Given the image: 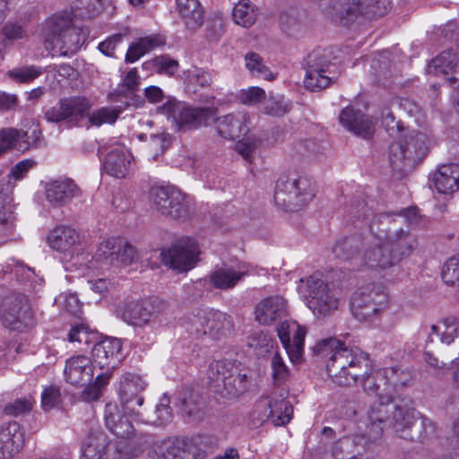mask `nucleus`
Returning <instances> with one entry per match:
<instances>
[{"label": "nucleus", "mask_w": 459, "mask_h": 459, "mask_svg": "<svg viewBox=\"0 0 459 459\" xmlns=\"http://www.w3.org/2000/svg\"><path fill=\"white\" fill-rule=\"evenodd\" d=\"M307 307L317 316H326L337 310L339 299L328 284L316 275L300 280L298 287Z\"/></svg>", "instance_id": "obj_9"}, {"label": "nucleus", "mask_w": 459, "mask_h": 459, "mask_svg": "<svg viewBox=\"0 0 459 459\" xmlns=\"http://www.w3.org/2000/svg\"><path fill=\"white\" fill-rule=\"evenodd\" d=\"M163 44V39L159 36L141 38L137 42L130 45L126 54L125 60L126 63H134L146 53Z\"/></svg>", "instance_id": "obj_43"}, {"label": "nucleus", "mask_w": 459, "mask_h": 459, "mask_svg": "<svg viewBox=\"0 0 459 459\" xmlns=\"http://www.w3.org/2000/svg\"><path fill=\"white\" fill-rule=\"evenodd\" d=\"M199 254L197 244L187 238L179 240L167 251L162 252L161 256L165 265L183 273L195 267Z\"/></svg>", "instance_id": "obj_18"}, {"label": "nucleus", "mask_w": 459, "mask_h": 459, "mask_svg": "<svg viewBox=\"0 0 459 459\" xmlns=\"http://www.w3.org/2000/svg\"><path fill=\"white\" fill-rule=\"evenodd\" d=\"M24 430L16 421L0 425V459H11L24 446Z\"/></svg>", "instance_id": "obj_28"}, {"label": "nucleus", "mask_w": 459, "mask_h": 459, "mask_svg": "<svg viewBox=\"0 0 459 459\" xmlns=\"http://www.w3.org/2000/svg\"><path fill=\"white\" fill-rule=\"evenodd\" d=\"M234 22L245 28L252 26L257 18V8L249 0H240L233 8Z\"/></svg>", "instance_id": "obj_44"}, {"label": "nucleus", "mask_w": 459, "mask_h": 459, "mask_svg": "<svg viewBox=\"0 0 459 459\" xmlns=\"http://www.w3.org/2000/svg\"><path fill=\"white\" fill-rule=\"evenodd\" d=\"M224 19L221 14H213L206 22V38L210 41H218L224 34Z\"/></svg>", "instance_id": "obj_57"}, {"label": "nucleus", "mask_w": 459, "mask_h": 459, "mask_svg": "<svg viewBox=\"0 0 459 459\" xmlns=\"http://www.w3.org/2000/svg\"><path fill=\"white\" fill-rule=\"evenodd\" d=\"M95 258L106 266H127L138 258L134 247L120 238H110L98 246Z\"/></svg>", "instance_id": "obj_14"}, {"label": "nucleus", "mask_w": 459, "mask_h": 459, "mask_svg": "<svg viewBox=\"0 0 459 459\" xmlns=\"http://www.w3.org/2000/svg\"><path fill=\"white\" fill-rule=\"evenodd\" d=\"M390 8L389 0H368L367 4H364L365 15L370 19L385 15Z\"/></svg>", "instance_id": "obj_62"}, {"label": "nucleus", "mask_w": 459, "mask_h": 459, "mask_svg": "<svg viewBox=\"0 0 459 459\" xmlns=\"http://www.w3.org/2000/svg\"><path fill=\"white\" fill-rule=\"evenodd\" d=\"M248 117L245 113L238 112L227 114L225 116L215 118L216 130L219 135L225 139L234 140L244 136L248 132L247 123Z\"/></svg>", "instance_id": "obj_31"}, {"label": "nucleus", "mask_w": 459, "mask_h": 459, "mask_svg": "<svg viewBox=\"0 0 459 459\" xmlns=\"http://www.w3.org/2000/svg\"><path fill=\"white\" fill-rule=\"evenodd\" d=\"M0 320L6 328L23 331L34 325V313L25 295L6 296L0 306Z\"/></svg>", "instance_id": "obj_13"}, {"label": "nucleus", "mask_w": 459, "mask_h": 459, "mask_svg": "<svg viewBox=\"0 0 459 459\" xmlns=\"http://www.w3.org/2000/svg\"><path fill=\"white\" fill-rule=\"evenodd\" d=\"M34 404L35 399L29 394L7 403L4 412L8 416L18 417L30 412Z\"/></svg>", "instance_id": "obj_51"}, {"label": "nucleus", "mask_w": 459, "mask_h": 459, "mask_svg": "<svg viewBox=\"0 0 459 459\" xmlns=\"http://www.w3.org/2000/svg\"><path fill=\"white\" fill-rule=\"evenodd\" d=\"M330 66L328 56L324 49H315L306 58V75L304 84L311 91L326 88L331 78L326 74Z\"/></svg>", "instance_id": "obj_20"}, {"label": "nucleus", "mask_w": 459, "mask_h": 459, "mask_svg": "<svg viewBox=\"0 0 459 459\" xmlns=\"http://www.w3.org/2000/svg\"><path fill=\"white\" fill-rule=\"evenodd\" d=\"M109 101L116 103L112 107H102L89 112L92 104L82 96H71L60 99L53 107L48 108L44 117L48 122L58 124L65 122L69 126H78L81 121L88 117L93 126H100L104 124H114L119 115L133 103V95H119L109 92Z\"/></svg>", "instance_id": "obj_2"}, {"label": "nucleus", "mask_w": 459, "mask_h": 459, "mask_svg": "<svg viewBox=\"0 0 459 459\" xmlns=\"http://www.w3.org/2000/svg\"><path fill=\"white\" fill-rule=\"evenodd\" d=\"M408 408L393 403V396L378 399L368 411V422L364 432L353 437V443L365 450H373L379 443L385 429L393 428L398 434L403 430L402 422Z\"/></svg>", "instance_id": "obj_3"}, {"label": "nucleus", "mask_w": 459, "mask_h": 459, "mask_svg": "<svg viewBox=\"0 0 459 459\" xmlns=\"http://www.w3.org/2000/svg\"><path fill=\"white\" fill-rule=\"evenodd\" d=\"M286 314L287 301L278 295L263 299L255 308V320L261 325H271Z\"/></svg>", "instance_id": "obj_30"}, {"label": "nucleus", "mask_w": 459, "mask_h": 459, "mask_svg": "<svg viewBox=\"0 0 459 459\" xmlns=\"http://www.w3.org/2000/svg\"><path fill=\"white\" fill-rule=\"evenodd\" d=\"M48 245L56 252L63 254L66 270H77L84 260L83 247L80 234L73 228L59 225L51 230L47 236Z\"/></svg>", "instance_id": "obj_11"}, {"label": "nucleus", "mask_w": 459, "mask_h": 459, "mask_svg": "<svg viewBox=\"0 0 459 459\" xmlns=\"http://www.w3.org/2000/svg\"><path fill=\"white\" fill-rule=\"evenodd\" d=\"M362 265L370 268H387L395 264L392 251L389 250L385 241L368 247L360 256Z\"/></svg>", "instance_id": "obj_35"}, {"label": "nucleus", "mask_w": 459, "mask_h": 459, "mask_svg": "<svg viewBox=\"0 0 459 459\" xmlns=\"http://www.w3.org/2000/svg\"><path fill=\"white\" fill-rule=\"evenodd\" d=\"M290 109V103L282 96L270 97L264 107V113L270 116L281 117Z\"/></svg>", "instance_id": "obj_56"}, {"label": "nucleus", "mask_w": 459, "mask_h": 459, "mask_svg": "<svg viewBox=\"0 0 459 459\" xmlns=\"http://www.w3.org/2000/svg\"><path fill=\"white\" fill-rule=\"evenodd\" d=\"M278 336L293 363L299 362L304 352L306 328L296 321H283L277 326Z\"/></svg>", "instance_id": "obj_22"}, {"label": "nucleus", "mask_w": 459, "mask_h": 459, "mask_svg": "<svg viewBox=\"0 0 459 459\" xmlns=\"http://www.w3.org/2000/svg\"><path fill=\"white\" fill-rule=\"evenodd\" d=\"M384 376L390 385V394L393 396L394 389L407 385L411 379V374L397 367L383 368Z\"/></svg>", "instance_id": "obj_50"}, {"label": "nucleus", "mask_w": 459, "mask_h": 459, "mask_svg": "<svg viewBox=\"0 0 459 459\" xmlns=\"http://www.w3.org/2000/svg\"><path fill=\"white\" fill-rule=\"evenodd\" d=\"M315 196L310 181L295 174L284 175L276 182L274 201L288 211L295 212L306 206Z\"/></svg>", "instance_id": "obj_6"}, {"label": "nucleus", "mask_w": 459, "mask_h": 459, "mask_svg": "<svg viewBox=\"0 0 459 459\" xmlns=\"http://www.w3.org/2000/svg\"><path fill=\"white\" fill-rule=\"evenodd\" d=\"M121 351L122 342L117 338H105L93 346L92 358L101 370L100 373H108V376L112 377L113 370L123 358Z\"/></svg>", "instance_id": "obj_23"}, {"label": "nucleus", "mask_w": 459, "mask_h": 459, "mask_svg": "<svg viewBox=\"0 0 459 459\" xmlns=\"http://www.w3.org/2000/svg\"><path fill=\"white\" fill-rule=\"evenodd\" d=\"M147 386L143 377L134 373H125L120 378L119 398L125 411L140 416L139 408L143 405V391Z\"/></svg>", "instance_id": "obj_19"}, {"label": "nucleus", "mask_w": 459, "mask_h": 459, "mask_svg": "<svg viewBox=\"0 0 459 459\" xmlns=\"http://www.w3.org/2000/svg\"><path fill=\"white\" fill-rule=\"evenodd\" d=\"M292 413L293 408L286 400V392L281 389L261 396L255 403L250 418L255 425L271 421L274 426H281L290 422Z\"/></svg>", "instance_id": "obj_8"}, {"label": "nucleus", "mask_w": 459, "mask_h": 459, "mask_svg": "<svg viewBox=\"0 0 459 459\" xmlns=\"http://www.w3.org/2000/svg\"><path fill=\"white\" fill-rule=\"evenodd\" d=\"M111 377L108 373H98L92 383L89 382L84 386L81 394V399L86 403H92L98 401L107 385L108 384Z\"/></svg>", "instance_id": "obj_45"}, {"label": "nucleus", "mask_w": 459, "mask_h": 459, "mask_svg": "<svg viewBox=\"0 0 459 459\" xmlns=\"http://www.w3.org/2000/svg\"><path fill=\"white\" fill-rule=\"evenodd\" d=\"M93 376L94 367L89 357L74 355L65 360L64 377L71 385L83 386L92 380Z\"/></svg>", "instance_id": "obj_26"}, {"label": "nucleus", "mask_w": 459, "mask_h": 459, "mask_svg": "<svg viewBox=\"0 0 459 459\" xmlns=\"http://www.w3.org/2000/svg\"><path fill=\"white\" fill-rule=\"evenodd\" d=\"M208 320L209 317H207V311H199L196 315H194L189 318L186 329L196 338L208 335Z\"/></svg>", "instance_id": "obj_55"}, {"label": "nucleus", "mask_w": 459, "mask_h": 459, "mask_svg": "<svg viewBox=\"0 0 459 459\" xmlns=\"http://www.w3.org/2000/svg\"><path fill=\"white\" fill-rule=\"evenodd\" d=\"M134 452L124 441L111 442L108 440L102 459H130Z\"/></svg>", "instance_id": "obj_53"}, {"label": "nucleus", "mask_w": 459, "mask_h": 459, "mask_svg": "<svg viewBox=\"0 0 459 459\" xmlns=\"http://www.w3.org/2000/svg\"><path fill=\"white\" fill-rule=\"evenodd\" d=\"M180 409L188 416L201 419V398L199 394L192 390H186L179 394Z\"/></svg>", "instance_id": "obj_48"}, {"label": "nucleus", "mask_w": 459, "mask_h": 459, "mask_svg": "<svg viewBox=\"0 0 459 459\" xmlns=\"http://www.w3.org/2000/svg\"><path fill=\"white\" fill-rule=\"evenodd\" d=\"M131 164V154L123 147L118 146L107 154L104 162V169L112 177L123 178L129 174Z\"/></svg>", "instance_id": "obj_33"}, {"label": "nucleus", "mask_w": 459, "mask_h": 459, "mask_svg": "<svg viewBox=\"0 0 459 459\" xmlns=\"http://www.w3.org/2000/svg\"><path fill=\"white\" fill-rule=\"evenodd\" d=\"M2 33L5 39L15 41L27 38L28 33L23 26L17 22H8L2 27Z\"/></svg>", "instance_id": "obj_63"}, {"label": "nucleus", "mask_w": 459, "mask_h": 459, "mask_svg": "<svg viewBox=\"0 0 459 459\" xmlns=\"http://www.w3.org/2000/svg\"><path fill=\"white\" fill-rule=\"evenodd\" d=\"M108 440L103 431L91 430L83 442L80 459H102Z\"/></svg>", "instance_id": "obj_38"}, {"label": "nucleus", "mask_w": 459, "mask_h": 459, "mask_svg": "<svg viewBox=\"0 0 459 459\" xmlns=\"http://www.w3.org/2000/svg\"><path fill=\"white\" fill-rule=\"evenodd\" d=\"M43 73L40 67L29 65L9 71V76L19 82H30Z\"/></svg>", "instance_id": "obj_59"}, {"label": "nucleus", "mask_w": 459, "mask_h": 459, "mask_svg": "<svg viewBox=\"0 0 459 459\" xmlns=\"http://www.w3.org/2000/svg\"><path fill=\"white\" fill-rule=\"evenodd\" d=\"M339 122L349 132L364 139L370 138L375 133L374 121L352 107H346L340 112Z\"/></svg>", "instance_id": "obj_27"}, {"label": "nucleus", "mask_w": 459, "mask_h": 459, "mask_svg": "<svg viewBox=\"0 0 459 459\" xmlns=\"http://www.w3.org/2000/svg\"><path fill=\"white\" fill-rule=\"evenodd\" d=\"M44 44L47 49H51L62 56L75 54L85 40L82 30L72 25L68 14H54L45 23Z\"/></svg>", "instance_id": "obj_4"}, {"label": "nucleus", "mask_w": 459, "mask_h": 459, "mask_svg": "<svg viewBox=\"0 0 459 459\" xmlns=\"http://www.w3.org/2000/svg\"><path fill=\"white\" fill-rule=\"evenodd\" d=\"M361 239L359 237H349L336 241L332 248L335 258L342 261H350L354 267L362 266L359 250Z\"/></svg>", "instance_id": "obj_36"}, {"label": "nucleus", "mask_w": 459, "mask_h": 459, "mask_svg": "<svg viewBox=\"0 0 459 459\" xmlns=\"http://www.w3.org/2000/svg\"><path fill=\"white\" fill-rule=\"evenodd\" d=\"M395 220L388 213L376 215L369 225L370 230L382 238L385 234V243L392 251L393 259L396 264L403 257L410 255L417 246L416 238L403 230H391V229H381L380 225L394 222Z\"/></svg>", "instance_id": "obj_12"}, {"label": "nucleus", "mask_w": 459, "mask_h": 459, "mask_svg": "<svg viewBox=\"0 0 459 459\" xmlns=\"http://www.w3.org/2000/svg\"><path fill=\"white\" fill-rule=\"evenodd\" d=\"M174 204L170 210V219L186 220L194 212L193 199L179 190L177 198H174Z\"/></svg>", "instance_id": "obj_47"}, {"label": "nucleus", "mask_w": 459, "mask_h": 459, "mask_svg": "<svg viewBox=\"0 0 459 459\" xmlns=\"http://www.w3.org/2000/svg\"><path fill=\"white\" fill-rule=\"evenodd\" d=\"M427 72L453 84L459 82V39L455 48L443 51L437 57L432 59L427 67Z\"/></svg>", "instance_id": "obj_25"}, {"label": "nucleus", "mask_w": 459, "mask_h": 459, "mask_svg": "<svg viewBox=\"0 0 459 459\" xmlns=\"http://www.w3.org/2000/svg\"><path fill=\"white\" fill-rule=\"evenodd\" d=\"M61 403L60 388L56 385L46 386L41 394V406L44 411H49Z\"/></svg>", "instance_id": "obj_60"}, {"label": "nucleus", "mask_w": 459, "mask_h": 459, "mask_svg": "<svg viewBox=\"0 0 459 459\" xmlns=\"http://www.w3.org/2000/svg\"><path fill=\"white\" fill-rule=\"evenodd\" d=\"M179 189L173 186H153L150 191L152 207L161 215L170 218V210L174 204Z\"/></svg>", "instance_id": "obj_37"}, {"label": "nucleus", "mask_w": 459, "mask_h": 459, "mask_svg": "<svg viewBox=\"0 0 459 459\" xmlns=\"http://www.w3.org/2000/svg\"><path fill=\"white\" fill-rule=\"evenodd\" d=\"M427 342H432L434 335L439 337L441 342L450 344L457 337L459 333V317L447 316L439 322V325H432Z\"/></svg>", "instance_id": "obj_39"}, {"label": "nucleus", "mask_w": 459, "mask_h": 459, "mask_svg": "<svg viewBox=\"0 0 459 459\" xmlns=\"http://www.w3.org/2000/svg\"><path fill=\"white\" fill-rule=\"evenodd\" d=\"M208 336L220 338L226 336L233 329V321L230 316L221 311H207Z\"/></svg>", "instance_id": "obj_42"}, {"label": "nucleus", "mask_w": 459, "mask_h": 459, "mask_svg": "<svg viewBox=\"0 0 459 459\" xmlns=\"http://www.w3.org/2000/svg\"><path fill=\"white\" fill-rule=\"evenodd\" d=\"M105 5L100 0H79L76 8L82 11L81 15L91 19L97 16Z\"/></svg>", "instance_id": "obj_64"}, {"label": "nucleus", "mask_w": 459, "mask_h": 459, "mask_svg": "<svg viewBox=\"0 0 459 459\" xmlns=\"http://www.w3.org/2000/svg\"><path fill=\"white\" fill-rule=\"evenodd\" d=\"M442 279L449 285L459 281V254L450 257L443 265Z\"/></svg>", "instance_id": "obj_58"}, {"label": "nucleus", "mask_w": 459, "mask_h": 459, "mask_svg": "<svg viewBox=\"0 0 459 459\" xmlns=\"http://www.w3.org/2000/svg\"><path fill=\"white\" fill-rule=\"evenodd\" d=\"M388 296L383 291L366 290L357 292L351 299V310L358 320L373 321L386 309Z\"/></svg>", "instance_id": "obj_17"}, {"label": "nucleus", "mask_w": 459, "mask_h": 459, "mask_svg": "<svg viewBox=\"0 0 459 459\" xmlns=\"http://www.w3.org/2000/svg\"><path fill=\"white\" fill-rule=\"evenodd\" d=\"M180 16L187 29L195 30L203 23V9L198 0H177Z\"/></svg>", "instance_id": "obj_41"}, {"label": "nucleus", "mask_w": 459, "mask_h": 459, "mask_svg": "<svg viewBox=\"0 0 459 459\" xmlns=\"http://www.w3.org/2000/svg\"><path fill=\"white\" fill-rule=\"evenodd\" d=\"M165 303L158 298H148L126 303L121 310V318L135 327L149 325L163 311Z\"/></svg>", "instance_id": "obj_15"}, {"label": "nucleus", "mask_w": 459, "mask_h": 459, "mask_svg": "<svg viewBox=\"0 0 459 459\" xmlns=\"http://www.w3.org/2000/svg\"><path fill=\"white\" fill-rule=\"evenodd\" d=\"M382 125L386 132L393 137L402 135L403 126L400 121H395V117L388 107L381 111Z\"/></svg>", "instance_id": "obj_61"}, {"label": "nucleus", "mask_w": 459, "mask_h": 459, "mask_svg": "<svg viewBox=\"0 0 459 459\" xmlns=\"http://www.w3.org/2000/svg\"><path fill=\"white\" fill-rule=\"evenodd\" d=\"M81 194L80 187L70 178H58L45 186L47 201L56 207L65 205Z\"/></svg>", "instance_id": "obj_29"}, {"label": "nucleus", "mask_w": 459, "mask_h": 459, "mask_svg": "<svg viewBox=\"0 0 459 459\" xmlns=\"http://www.w3.org/2000/svg\"><path fill=\"white\" fill-rule=\"evenodd\" d=\"M40 132L37 129H33L31 135H28V132H23L15 128H3L0 130V156L15 147L18 141L22 138H27L28 148L36 145V142L39 139Z\"/></svg>", "instance_id": "obj_40"}, {"label": "nucleus", "mask_w": 459, "mask_h": 459, "mask_svg": "<svg viewBox=\"0 0 459 459\" xmlns=\"http://www.w3.org/2000/svg\"><path fill=\"white\" fill-rule=\"evenodd\" d=\"M247 274V271L236 270L232 266L223 265L211 273L210 282L215 289L228 290L235 288Z\"/></svg>", "instance_id": "obj_34"}, {"label": "nucleus", "mask_w": 459, "mask_h": 459, "mask_svg": "<svg viewBox=\"0 0 459 459\" xmlns=\"http://www.w3.org/2000/svg\"><path fill=\"white\" fill-rule=\"evenodd\" d=\"M314 353L326 359V371L334 383L350 385L361 377V385L368 396L387 399L390 394L383 368L367 373L370 366L368 354L358 347H346L336 337L319 341L313 348Z\"/></svg>", "instance_id": "obj_1"}, {"label": "nucleus", "mask_w": 459, "mask_h": 459, "mask_svg": "<svg viewBox=\"0 0 459 459\" xmlns=\"http://www.w3.org/2000/svg\"><path fill=\"white\" fill-rule=\"evenodd\" d=\"M433 183L438 193L453 194L459 189V165L443 164L438 167L433 177Z\"/></svg>", "instance_id": "obj_32"}, {"label": "nucleus", "mask_w": 459, "mask_h": 459, "mask_svg": "<svg viewBox=\"0 0 459 459\" xmlns=\"http://www.w3.org/2000/svg\"><path fill=\"white\" fill-rule=\"evenodd\" d=\"M322 10L332 22L342 26H349L365 15L363 0H330Z\"/></svg>", "instance_id": "obj_24"}, {"label": "nucleus", "mask_w": 459, "mask_h": 459, "mask_svg": "<svg viewBox=\"0 0 459 459\" xmlns=\"http://www.w3.org/2000/svg\"><path fill=\"white\" fill-rule=\"evenodd\" d=\"M139 86V75L136 68L130 69L123 78L122 83L118 89L111 91V93H118L119 95H133V103L131 107H136L137 96L134 91Z\"/></svg>", "instance_id": "obj_49"}, {"label": "nucleus", "mask_w": 459, "mask_h": 459, "mask_svg": "<svg viewBox=\"0 0 459 459\" xmlns=\"http://www.w3.org/2000/svg\"><path fill=\"white\" fill-rule=\"evenodd\" d=\"M211 388L224 398H236L244 394L249 385L247 370L230 360H217L208 369Z\"/></svg>", "instance_id": "obj_5"}, {"label": "nucleus", "mask_w": 459, "mask_h": 459, "mask_svg": "<svg viewBox=\"0 0 459 459\" xmlns=\"http://www.w3.org/2000/svg\"><path fill=\"white\" fill-rule=\"evenodd\" d=\"M403 430H399L400 437L411 441L426 443L436 437L437 428L434 422L422 416L415 410L409 409L403 418Z\"/></svg>", "instance_id": "obj_21"}, {"label": "nucleus", "mask_w": 459, "mask_h": 459, "mask_svg": "<svg viewBox=\"0 0 459 459\" xmlns=\"http://www.w3.org/2000/svg\"><path fill=\"white\" fill-rule=\"evenodd\" d=\"M270 364L274 384L284 383L290 377V369L278 351H274L272 355Z\"/></svg>", "instance_id": "obj_54"}, {"label": "nucleus", "mask_w": 459, "mask_h": 459, "mask_svg": "<svg viewBox=\"0 0 459 459\" xmlns=\"http://www.w3.org/2000/svg\"><path fill=\"white\" fill-rule=\"evenodd\" d=\"M245 66L255 77L263 78L267 81L275 79V75L270 71L262 56L257 53L247 52L245 55Z\"/></svg>", "instance_id": "obj_46"}, {"label": "nucleus", "mask_w": 459, "mask_h": 459, "mask_svg": "<svg viewBox=\"0 0 459 459\" xmlns=\"http://www.w3.org/2000/svg\"><path fill=\"white\" fill-rule=\"evenodd\" d=\"M143 68H152L156 73L173 75L178 68V63L168 56H160L143 64Z\"/></svg>", "instance_id": "obj_52"}, {"label": "nucleus", "mask_w": 459, "mask_h": 459, "mask_svg": "<svg viewBox=\"0 0 459 459\" xmlns=\"http://www.w3.org/2000/svg\"><path fill=\"white\" fill-rule=\"evenodd\" d=\"M127 411L114 403H108L105 406L104 421L107 429L119 438H132L134 437L135 445L139 446H146L150 443L147 435L136 434L132 422L126 417ZM129 414H131L129 412Z\"/></svg>", "instance_id": "obj_16"}, {"label": "nucleus", "mask_w": 459, "mask_h": 459, "mask_svg": "<svg viewBox=\"0 0 459 459\" xmlns=\"http://www.w3.org/2000/svg\"><path fill=\"white\" fill-rule=\"evenodd\" d=\"M428 150V137L425 134L413 132L399 135V139L389 147V161L394 169L403 170L420 160Z\"/></svg>", "instance_id": "obj_10"}, {"label": "nucleus", "mask_w": 459, "mask_h": 459, "mask_svg": "<svg viewBox=\"0 0 459 459\" xmlns=\"http://www.w3.org/2000/svg\"><path fill=\"white\" fill-rule=\"evenodd\" d=\"M158 111L167 116L168 119H171L182 131L207 126L213 122L217 115L215 108L191 107L170 98L158 108Z\"/></svg>", "instance_id": "obj_7"}]
</instances>
